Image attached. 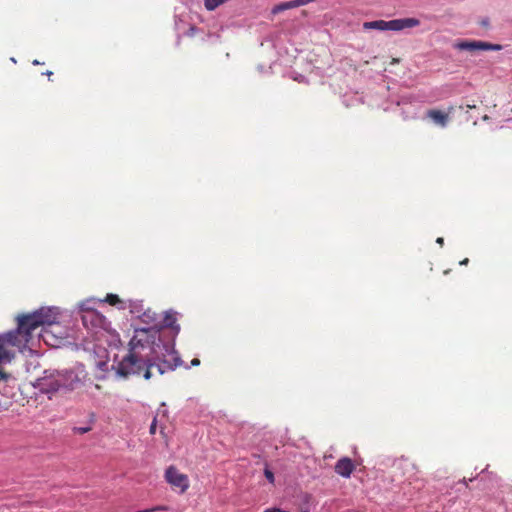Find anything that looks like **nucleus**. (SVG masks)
<instances>
[{
	"label": "nucleus",
	"mask_w": 512,
	"mask_h": 512,
	"mask_svg": "<svg viewBox=\"0 0 512 512\" xmlns=\"http://www.w3.org/2000/svg\"><path fill=\"white\" fill-rule=\"evenodd\" d=\"M163 326L165 328H170L176 334L179 333L180 326L177 324V316L175 312L169 311L165 313Z\"/></svg>",
	"instance_id": "9b49d317"
},
{
	"label": "nucleus",
	"mask_w": 512,
	"mask_h": 512,
	"mask_svg": "<svg viewBox=\"0 0 512 512\" xmlns=\"http://www.w3.org/2000/svg\"><path fill=\"white\" fill-rule=\"evenodd\" d=\"M91 430H92V427H91V426L74 427V428H73V433H74V434L82 435V434L88 433V432H89V431H91Z\"/></svg>",
	"instance_id": "dca6fc26"
},
{
	"label": "nucleus",
	"mask_w": 512,
	"mask_h": 512,
	"mask_svg": "<svg viewBox=\"0 0 512 512\" xmlns=\"http://www.w3.org/2000/svg\"><path fill=\"white\" fill-rule=\"evenodd\" d=\"M420 25V20L417 18H400L389 21L375 20L363 23L364 30H379V31H402L411 29Z\"/></svg>",
	"instance_id": "20e7f679"
},
{
	"label": "nucleus",
	"mask_w": 512,
	"mask_h": 512,
	"mask_svg": "<svg viewBox=\"0 0 512 512\" xmlns=\"http://www.w3.org/2000/svg\"><path fill=\"white\" fill-rule=\"evenodd\" d=\"M196 31H197V28H196L195 26H191V27L189 28L188 35H189V36H193V35L196 33Z\"/></svg>",
	"instance_id": "a211bd4d"
},
{
	"label": "nucleus",
	"mask_w": 512,
	"mask_h": 512,
	"mask_svg": "<svg viewBox=\"0 0 512 512\" xmlns=\"http://www.w3.org/2000/svg\"><path fill=\"white\" fill-rule=\"evenodd\" d=\"M39 64H40V62L38 60L33 61V65H39Z\"/></svg>",
	"instance_id": "b1692460"
},
{
	"label": "nucleus",
	"mask_w": 512,
	"mask_h": 512,
	"mask_svg": "<svg viewBox=\"0 0 512 512\" xmlns=\"http://www.w3.org/2000/svg\"><path fill=\"white\" fill-rule=\"evenodd\" d=\"M83 325L90 330L106 329L108 321L104 315L97 309H86V313L81 315Z\"/></svg>",
	"instance_id": "0eeeda50"
},
{
	"label": "nucleus",
	"mask_w": 512,
	"mask_h": 512,
	"mask_svg": "<svg viewBox=\"0 0 512 512\" xmlns=\"http://www.w3.org/2000/svg\"><path fill=\"white\" fill-rule=\"evenodd\" d=\"M17 321L19 329L29 338H31V333L39 326H47L44 327L41 335L45 342H48V338L52 335L49 327L54 324V318L50 311L40 310L27 315H19Z\"/></svg>",
	"instance_id": "7ed1b4c3"
},
{
	"label": "nucleus",
	"mask_w": 512,
	"mask_h": 512,
	"mask_svg": "<svg viewBox=\"0 0 512 512\" xmlns=\"http://www.w3.org/2000/svg\"><path fill=\"white\" fill-rule=\"evenodd\" d=\"M191 365L192 366H198L200 365V360L198 358H194L192 361H191Z\"/></svg>",
	"instance_id": "6ab92c4d"
},
{
	"label": "nucleus",
	"mask_w": 512,
	"mask_h": 512,
	"mask_svg": "<svg viewBox=\"0 0 512 512\" xmlns=\"http://www.w3.org/2000/svg\"><path fill=\"white\" fill-rule=\"evenodd\" d=\"M462 482H463V483H465V484L467 485V483H466V478H463Z\"/></svg>",
	"instance_id": "bb28decb"
},
{
	"label": "nucleus",
	"mask_w": 512,
	"mask_h": 512,
	"mask_svg": "<svg viewBox=\"0 0 512 512\" xmlns=\"http://www.w3.org/2000/svg\"><path fill=\"white\" fill-rule=\"evenodd\" d=\"M264 475H265L266 479L269 481V483L274 484V482H275L274 473L269 469L267 464L264 469Z\"/></svg>",
	"instance_id": "2eb2a0df"
},
{
	"label": "nucleus",
	"mask_w": 512,
	"mask_h": 512,
	"mask_svg": "<svg viewBox=\"0 0 512 512\" xmlns=\"http://www.w3.org/2000/svg\"><path fill=\"white\" fill-rule=\"evenodd\" d=\"M79 384L80 379L73 371H46L38 380L39 390L50 399L55 394H66L75 390Z\"/></svg>",
	"instance_id": "f03ea898"
},
{
	"label": "nucleus",
	"mask_w": 512,
	"mask_h": 512,
	"mask_svg": "<svg viewBox=\"0 0 512 512\" xmlns=\"http://www.w3.org/2000/svg\"><path fill=\"white\" fill-rule=\"evenodd\" d=\"M108 303L112 306H115L119 303H121V300L118 295L116 294H107L104 300H99V303Z\"/></svg>",
	"instance_id": "ddd939ff"
},
{
	"label": "nucleus",
	"mask_w": 512,
	"mask_h": 512,
	"mask_svg": "<svg viewBox=\"0 0 512 512\" xmlns=\"http://www.w3.org/2000/svg\"><path fill=\"white\" fill-rule=\"evenodd\" d=\"M288 9H293L291 1L281 2L272 8L271 14L276 15Z\"/></svg>",
	"instance_id": "f8f14e48"
},
{
	"label": "nucleus",
	"mask_w": 512,
	"mask_h": 512,
	"mask_svg": "<svg viewBox=\"0 0 512 512\" xmlns=\"http://www.w3.org/2000/svg\"><path fill=\"white\" fill-rule=\"evenodd\" d=\"M157 331L150 329L136 330L134 336L129 342V353L118 364L117 372L119 375L128 377L130 375H141L146 380L152 376V369L157 368L159 374H164L168 370H174L180 364L179 357L174 353H169V359L156 362V348L160 344L156 343Z\"/></svg>",
	"instance_id": "f257e3e1"
},
{
	"label": "nucleus",
	"mask_w": 512,
	"mask_h": 512,
	"mask_svg": "<svg viewBox=\"0 0 512 512\" xmlns=\"http://www.w3.org/2000/svg\"><path fill=\"white\" fill-rule=\"evenodd\" d=\"M436 242H437L440 246H442V245L444 244V239H443L442 237H438V238H437V240H436Z\"/></svg>",
	"instance_id": "412c9836"
},
{
	"label": "nucleus",
	"mask_w": 512,
	"mask_h": 512,
	"mask_svg": "<svg viewBox=\"0 0 512 512\" xmlns=\"http://www.w3.org/2000/svg\"><path fill=\"white\" fill-rule=\"evenodd\" d=\"M165 480L174 488L179 489L181 493L189 488L188 476L181 473L175 466H169L165 471Z\"/></svg>",
	"instance_id": "423d86ee"
},
{
	"label": "nucleus",
	"mask_w": 512,
	"mask_h": 512,
	"mask_svg": "<svg viewBox=\"0 0 512 512\" xmlns=\"http://www.w3.org/2000/svg\"><path fill=\"white\" fill-rule=\"evenodd\" d=\"M426 116L441 127H445L449 121V113L437 109L428 110Z\"/></svg>",
	"instance_id": "9d476101"
},
{
	"label": "nucleus",
	"mask_w": 512,
	"mask_h": 512,
	"mask_svg": "<svg viewBox=\"0 0 512 512\" xmlns=\"http://www.w3.org/2000/svg\"><path fill=\"white\" fill-rule=\"evenodd\" d=\"M46 75L51 76V75H52V72H51V71H48V72H46Z\"/></svg>",
	"instance_id": "a878e982"
},
{
	"label": "nucleus",
	"mask_w": 512,
	"mask_h": 512,
	"mask_svg": "<svg viewBox=\"0 0 512 512\" xmlns=\"http://www.w3.org/2000/svg\"><path fill=\"white\" fill-rule=\"evenodd\" d=\"M29 340L30 338L26 336L18 326L15 330L0 334V344H2L3 347H7L8 349L15 347L21 352L27 346Z\"/></svg>",
	"instance_id": "39448f33"
},
{
	"label": "nucleus",
	"mask_w": 512,
	"mask_h": 512,
	"mask_svg": "<svg viewBox=\"0 0 512 512\" xmlns=\"http://www.w3.org/2000/svg\"><path fill=\"white\" fill-rule=\"evenodd\" d=\"M467 107H468L469 109H474L476 106H475V105H467Z\"/></svg>",
	"instance_id": "393cba45"
},
{
	"label": "nucleus",
	"mask_w": 512,
	"mask_h": 512,
	"mask_svg": "<svg viewBox=\"0 0 512 512\" xmlns=\"http://www.w3.org/2000/svg\"><path fill=\"white\" fill-rule=\"evenodd\" d=\"M156 429H157V419L156 417L153 419L151 425H150V428H149V432L150 434H155L156 433Z\"/></svg>",
	"instance_id": "f3484780"
},
{
	"label": "nucleus",
	"mask_w": 512,
	"mask_h": 512,
	"mask_svg": "<svg viewBox=\"0 0 512 512\" xmlns=\"http://www.w3.org/2000/svg\"><path fill=\"white\" fill-rule=\"evenodd\" d=\"M453 46L455 49H458L460 51H470V52H473L476 50H491V51L502 50V45H500V44H493V43L477 41V40L458 41Z\"/></svg>",
	"instance_id": "6e6552de"
},
{
	"label": "nucleus",
	"mask_w": 512,
	"mask_h": 512,
	"mask_svg": "<svg viewBox=\"0 0 512 512\" xmlns=\"http://www.w3.org/2000/svg\"><path fill=\"white\" fill-rule=\"evenodd\" d=\"M156 371H158V370H157V368H156V367H154V368L152 369V375H154V373H156ZM157 374H158V375H160V374H159V372H157ZM152 377H153V376H151L150 378H152Z\"/></svg>",
	"instance_id": "5701e85b"
},
{
	"label": "nucleus",
	"mask_w": 512,
	"mask_h": 512,
	"mask_svg": "<svg viewBox=\"0 0 512 512\" xmlns=\"http://www.w3.org/2000/svg\"><path fill=\"white\" fill-rule=\"evenodd\" d=\"M469 262L468 258H465L464 260L460 261V265H467Z\"/></svg>",
	"instance_id": "4be33fe9"
},
{
	"label": "nucleus",
	"mask_w": 512,
	"mask_h": 512,
	"mask_svg": "<svg viewBox=\"0 0 512 512\" xmlns=\"http://www.w3.org/2000/svg\"><path fill=\"white\" fill-rule=\"evenodd\" d=\"M95 301L93 300H86L85 302L80 304V312L81 315L86 313V309H96L94 307Z\"/></svg>",
	"instance_id": "4468645a"
},
{
	"label": "nucleus",
	"mask_w": 512,
	"mask_h": 512,
	"mask_svg": "<svg viewBox=\"0 0 512 512\" xmlns=\"http://www.w3.org/2000/svg\"><path fill=\"white\" fill-rule=\"evenodd\" d=\"M355 469L353 461L348 457H343L335 464V472L345 478L350 477Z\"/></svg>",
	"instance_id": "1a4fd4ad"
},
{
	"label": "nucleus",
	"mask_w": 512,
	"mask_h": 512,
	"mask_svg": "<svg viewBox=\"0 0 512 512\" xmlns=\"http://www.w3.org/2000/svg\"><path fill=\"white\" fill-rule=\"evenodd\" d=\"M302 512H308V511H302Z\"/></svg>",
	"instance_id": "cd10ccee"
},
{
	"label": "nucleus",
	"mask_w": 512,
	"mask_h": 512,
	"mask_svg": "<svg viewBox=\"0 0 512 512\" xmlns=\"http://www.w3.org/2000/svg\"><path fill=\"white\" fill-rule=\"evenodd\" d=\"M480 24L483 26V27H489V20L488 19H484L480 22Z\"/></svg>",
	"instance_id": "aec40b11"
}]
</instances>
